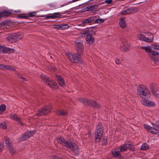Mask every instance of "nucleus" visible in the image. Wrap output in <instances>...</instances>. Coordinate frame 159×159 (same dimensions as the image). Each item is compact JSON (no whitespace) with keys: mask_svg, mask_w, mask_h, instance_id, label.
<instances>
[{"mask_svg":"<svg viewBox=\"0 0 159 159\" xmlns=\"http://www.w3.org/2000/svg\"><path fill=\"white\" fill-rule=\"evenodd\" d=\"M40 77L45 82H46V80H48L49 79L47 76L44 74L41 75Z\"/></svg>","mask_w":159,"mask_h":159,"instance_id":"72a5a7b5","label":"nucleus"},{"mask_svg":"<svg viewBox=\"0 0 159 159\" xmlns=\"http://www.w3.org/2000/svg\"><path fill=\"white\" fill-rule=\"evenodd\" d=\"M143 127L148 131L152 134L158 135H159V126L157 125L153 126L152 127L146 124L143 125Z\"/></svg>","mask_w":159,"mask_h":159,"instance_id":"20e7f679","label":"nucleus"},{"mask_svg":"<svg viewBox=\"0 0 159 159\" xmlns=\"http://www.w3.org/2000/svg\"><path fill=\"white\" fill-rule=\"evenodd\" d=\"M58 142L63 145L67 148H70L76 155L78 154L79 151L78 150V147L77 144L75 143H68L62 137L57 139Z\"/></svg>","mask_w":159,"mask_h":159,"instance_id":"f03ea898","label":"nucleus"},{"mask_svg":"<svg viewBox=\"0 0 159 159\" xmlns=\"http://www.w3.org/2000/svg\"><path fill=\"white\" fill-rule=\"evenodd\" d=\"M103 131L102 125L101 124H99L97 126L95 133V140L97 142H99L100 141Z\"/></svg>","mask_w":159,"mask_h":159,"instance_id":"39448f33","label":"nucleus"},{"mask_svg":"<svg viewBox=\"0 0 159 159\" xmlns=\"http://www.w3.org/2000/svg\"><path fill=\"white\" fill-rule=\"evenodd\" d=\"M56 78L58 80L59 84L60 86L63 87L65 85V82L62 78L59 75H56Z\"/></svg>","mask_w":159,"mask_h":159,"instance_id":"f3484780","label":"nucleus"},{"mask_svg":"<svg viewBox=\"0 0 159 159\" xmlns=\"http://www.w3.org/2000/svg\"><path fill=\"white\" fill-rule=\"evenodd\" d=\"M133 9L132 8H129L127 10H124L120 12L121 14L125 15L131 14L134 12Z\"/></svg>","mask_w":159,"mask_h":159,"instance_id":"412c9836","label":"nucleus"},{"mask_svg":"<svg viewBox=\"0 0 159 159\" xmlns=\"http://www.w3.org/2000/svg\"><path fill=\"white\" fill-rule=\"evenodd\" d=\"M107 143V138L106 137L103 138V141L102 143V145H105Z\"/></svg>","mask_w":159,"mask_h":159,"instance_id":"37998d69","label":"nucleus"},{"mask_svg":"<svg viewBox=\"0 0 159 159\" xmlns=\"http://www.w3.org/2000/svg\"><path fill=\"white\" fill-rule=\"evenodd\" d=\"M0 69L2 70H7L11 71H15V69L13 67L9 65H5L3 64H0Z\"/></svg>","mask_w":159,"mask_h":159,"instance_id":"dca6fc26","label":"nucleus"},{"mask_svg":"<svg viewBox=\"0 0 159 159\" xmlns=\"http://www.w3.org/2000/svg\"><path fill=\"white\" fill-rule=\"evenodd\" d=\"M51 107L46 106L43 108L41 110H39L38 111L37 115L40 116L47 114L51 111Z\"/></svg>","mask_w":159,"mask_h":159,"instance_id":"6e6552de","label":"nucleus"},{"mask_svg":"<svg viewBox=\"0 0 159 159\" xmlns=\"http://www.w3.org/2000/svg\"><path fill=\"white\" fill-rule=\"evenodd\" d=\"M36 13V12H32L31 13H30L29 14V15L30 16H34L35 15Z\"/></svg>","mask_w":159,"mask_h":159,"instance_id":"49530a36","label":"nucleus"},{"mask_svg":"<svg viewBox=\"0 0 159 159\" xmlns=\"http://www.w3.org/2000/svg\"><path fill=\"white\" fill-rule=\"evenodd\" d=\"M4 148V144L3 143H0V152Z\"/></svg>","mask_w":159,"mask_h":159,"instance_id":"79ce46f5","label":"nucleus"},{"mask_svg":"<svg viewBox=\"0 0 159 159\" xmlns=\"http://www.w3.org/2000/svg\"><path fill=\"white\" fill-rule=\"evenodd\" d=\"M57 113L58 115H61L64 116L66 115L67 114V113L61 110H58L57 111Z\"/></svg>","mask_w":159,"mask_h":159,"instance_id":"473e14b6","label":"nucleus"},{"mask_svg":"<svg viewBox=\"0 0 159 159\" xmlns=\"http://www.w3.org/2000/svg\"><path fill=\"white\" fill-rule=\"evenodd\" d=\"M121 152H124L128 149L127 144H125L120 147Z\"/></svg>","mask_w":159,"mask_h":159,"instance_id":"cd10ccee","label":"nucleus"},{"mask_svg":"<svg viewBox=\"0 0 159 159\" xmlns=\"http://www.w3.org/2000/svg\"><path fill=\"white\" fill-rule=\"evenodd\" d=\"M46 83L49 87L54 89H56L57 88V85L56 82L52 80L49 79L48 80H46Z\"/></svg>","mask_w":159,"mask_h":159,"instance_id":"ddd939ff","label":"nucleus"},{"mask_svg":"<svg viewBox=\"0 0 159 159\" xmlns=\"http://www.w3.org/2000/svg\"><path fill=\"white\" fill-rule=\"evenodd\" d=\"M150 88L152 93L156 97L159 98V94L157 93V85L155 84H151L150 85Z\"/></svg>","mask_w":159,"mask_h":159,"instance_id":"9b49d317","label":"nucleus"},{"mask_svg":"<svg viewBox=\"0 0 159 159\" xmlns=\"http://www.w3.org/2000/svg\"><path fill=\"white\" fill-rule=\"evenodd\" d=\"M10 117L12 119L14 120H16L17 122L19 123V124L22 125H23L24 124L21 121L20 119L15 114H12L10 115Z\"/></svg>","mask_w":159,"mask_h":159,"instance_id":"4468645a","label":"nucleus"},{"mask_svg":"<svg viewBox=\"0 0 159 159\" xmlns=\"http://www.w3.org/2000/svg\"><path fill=\"white\" fill-rule=\"evenodd\" d=\"M129 45L128 43H125L123 44V46L120 47V48L122 51L126 52L129 50Z\"/></svg>","mask_w":159,"mask_h":159,"instance_id":"6ab92c4d","label":"nucleus"},{"mask_svg":"<svg viewBox=\"0 0 159 159\" xmlns=\"http://www.w3.org/2000/svg\"><path fill=\"white\" fill-rule=\"evenodd\" d=\"M6 51L11 52H13V49L0 45V52Z\"/></svg>","mask_w":159,"mask_h":159,"instance_id":"aec40b11","label":"nucleus"},{"mask_svg":"<svg viewBox=\"0 0 159 159\" xmlns=\"http://www.w3.org/2000/svg\"><path fill=\"white\" fill-rule=\"evenodd\" d=\"M105 2L107 4H110L112 3V0H107L105 1Z\"/></svg>","mask_w":159,"mask_h":159,"instance_id":"c03bdc74","label":"nucleus"},{"mask_svg":"<svg viewBox=\"0 0 159 159\" xmlns=\"http://www.w3.org/2000/svg\"><path fill=\"white\" fill-rule=\"evenodd\" d=\"M11 13L12 12H11L4 11L0 13V16L1 17L3 16H7L10 15Z\"/></svg>","mask_w":159,"mask_h":159,"instance_id":"a878e982","label":"nucleus"},{"mask_svg":"<svg viewBox=\"0 0 159 159\" xmlns=\"http://www.w3.org/2000/svg\"><path fill=\"white\" fill-rule=\"evenodd\" d=\"M36 131H27L26 133L23 134L20 138L21 141L25 140L28 139L29 137H31L35 133Z\"/></svg>","mask_w":159,"mask_h":159,"instance_id":"1a4fd4ad","label":"nucleus"},{"mask_svg":"<svg viewBox=\"0 0 159 159\" xmlns=\"http://www.w3.org/2000/svg\"><path fill=\"white\" fill-rule=\"evenodd\" d=\"M60 14L59 12H55L52 14H50L48 16H47L46 18L47 19L54 18L60 17Z\"/></svg>","mask_w":159,"mask_h":159,"instance_id":"4be33fe9","label":"nucleus"},{"mask_svg":"<svg viewBox=\"0 0 159 159\" xmlns=\"http://www.w3.org/2000/svg\"><path fill=\"white\" fill-rule=\"evenodd\" d=\"M115 62L117 64H120L121 63V61L119 59H116Z\"/></svg>","mask_w":159,"mask_h":159,"instance_id":"a18cd8bd","label":"nucleus"},{"mask_svg":"<svg viewBox=\"0 0 159 159\" xmlns=\"http://www.w3.org/2000/svg\"><path fill=\"white\" fill-rule=\"evenodd\" d=\"M152 52L148 53V56L151 58H154V56L157 55L159 54V52L156 51L157 50H159V46L157 45L152 44L151 45Z\"/></svg>","mask_w":159,"mask_h":159,"instance_id":"0eeeda50","label":"nucleus"},{"mask_svg":"<svg viewBox=\"0 0 159 159\" xmlns=\"http://www.w3.org/2000/svg\"><path fill=\"white\" fill-rule=\"evenodd\" d=\"M148 149V146L146 143H143L141 147V149L143 150H145Z\"/></svg>","mask_w":159,"mask_h":159,"instance_id":"7c9ffc66","label":"nucleus"},{"mask_svg":"<svg viewBox=\"0 0 159 159\" xmlns=\"http://www.w3.org/2000/svg\"><path fill=\"white\" fill-rule=\"evenodd\" d=\"M79 99L81 102L84 103L86 105H89L94 107H98L99 106L98 104L93 100L82 98H79Z\"/></svg>","mask_w":159,"mask_h":159,"instance_id":"423d86ee","label":"nucleus"},{"mask_svg":"<svg viewBox=\"0 0 159 159\" xmlns=\"http://www.w3.org/2000/svg\"><path fill=\"white\" fill-rule=\"evenodd\" d=\"M0 128L5 129L7 128V125L5 123H0Z\"/></svg>","mask_w":159,"mask_h":159,"instance_id":"4c0bfd02","label":"nucleus"},{"mask_svg":"<svg viewBox=\"0 0 159 159\" xmlns=\"http://www.w3.org/2000/svg\"><path fill=\"white\" fill-rule=\"evenodd\" d=\"M22 38V35L20 34H14L11 35V38L15 40L16 41Z\"/></svg>","mask_w":159,"mask_h":159,"instance_id":"a211bd4d","label":"nucleus"},{"mask_svg":"<svg viewBox=\"0 0 159 159\" xmlns=\"http://www.w3.org/2000/svg\"><path fill=\"white\" fill-rule=\"evenodd\" d=\"M7 148L9 150V152L11 154H13L15 152L14 148L13 147L12 145H10Z\"/></svg>","mask_w":159,"mask_h":159,"instance_id":"c85d7f7f","label":"nucleus"},{"mask_svg":"<svg viewBox=\"0 0 159 159\" xmlns=\"http://www.w3.org/2000/svg\"><path fill=\"white\" fill-rule=\"evenodd\" d=\"M112 153L113 156L115 157H119L120 156V152L116 150L112 151Z\"/></svg>","mask_w":159,"mask_h":159,"instance_id":"bb28decb","label":"nucleus"},{"mask_svg":"<svg viewBox=\"0 0 159 159\" xmlns=\"http://www.w3.org/2000/svg\"><path fill=\"white\" fill-rule=\"evenodd\" d=\"M127 145H128V149H129L132 151L134 150V147L132 145L130 144H127Z\"/></svg>","mask_w":159,"mask_h":159,"instance_id":"a19ab883","label":"nucleus"},{"mask_svg":"<svg viewBox=\"0 0 159 159\" xmlns=\"http://www.w3.org/2000/svg\"><path fill=\"white\" fill-rule=\"evenodd\" d=\"M14 12H20V11H14Z\"/></svg>","mask_w":159,"mask_h":159,"instance_id":"3c124183","label":"nucleus"},{"mask_svg":"<svg viewBox=\"0 0 159 159\" xmlns=\"http://www.w3.org/2000/svg\"><path fill=\"white\" fill-rule=\"evenodd\" d=\"M6 109V106L5 105H2L0 106V111L2 112L4 111Z\"/></svg>","mask_w":159,"mask_h":159,"instance_id":"e433bc0d","label":"nucleus"},{"mask_svg":"<svg viewBox=\"0 0 159 159\" xmlns=\"http://www.w3.org/2000/svg\"><path fill=\"white\" fill-rule=\"evenodd\" d=\"M152 59V60L154 61L155 63L156 64L158 65L159 64V60L157 58L155 57V56H154V58Z\"/></svg>","mask_w":159,"mask_h":159,"instance_id":"58836bf2","label":"nucleus"},{"mask_svg":"<svg viewBox=\"0 0 159 159\" xmlns=\"http://www.w3.org/2000/svg\"><path fill=\"white\" fill-rule=\"evenodd\" d=\"M23 80L24 81H26V80L25 78H23Z\"/></svg>","mask_w":159,"mask_h":159,"instance_id":"8fccbe9b","label":"nucleus"},{"mask_svg":"<svg viewBox=\"0 0 159 159\" xmlns=\"http://www.w3.org/2000/svg\"><path fill=\"white\" fill-rule=\"evenodd\" d=\"M5 143L7 145V147L9 146L10 145H11V142L10 139L8 138H6L5 140Z\"/></svg>","mask_w":159,"mask_h":159,"instance_id":"2f4dec72","label":"nucleus"},{"mask_svg":"<svg viewBox=\"0 0 159 159\" xmlns=\"http://www.w3.org/2000/svg\"><path fill=\"white\" fill-rule=\"evenodd\" d=\"M104 20V19L99 18L96 20L94 22L95 23L99 24L103 22Z\"/></svg>","mask_w":159,"mask_h":159,"instance_id":"c9c22d12","label":"nucleus"},{"mask_svg":"<svg viewBox=\"0 0 159 159\" xmlns=\"http://www.w3.org/2000/svg\"><path fill=\"white\" fill-rule=\"evenodd\" d=\"M86 41L88 44H92L94 42V38L90 34H88L86 36Z\"/></svg>","mask_w":159,"mask_h":159,"instance_id":"2eb2a0df","label":"nucleus"},{"mask_svg":"<svg viewBox=\"0 0 159 159\" xmlns=\"http://www.w3.org/2000/svg\"><path fill=\"white\" fill-rule=\"evenodd\" d=\"M18 17L20 18H27V16H23V15H19L18 16Z\"/></svg>","mask_w":159,"mask_h":159,"instance_id":"de8ad7c7","label":"nucleus"},{"mask_svg":"<svg viewBox=\"0 0 159 159\" xmlns=\"http://www.w3.org/2000/svg\"><path fill=\"white\" fill-rule=\"evenodd\" d=\"M141 48L142 49L144 50L147 52H148L149 53L152 52L151 46H147V47L142 46L141 47Z\"/></svg>","mask_w":159,"mask_h":159,"instance_id":"393cba45","label":"nucleus"},{"mask_svg":"<svg viewBox=\"0 0 159 159\" xmlns=\"http://www.w3.org/2000/svg\"><path fill=\"white\" fill-rule=\"evenodd\" d=\"M69 26L66 24H61V30H64L67 29Z\"/></svg>","mask_w":159,"mask_h":159,"instance_id":"f704fd0d","label":"nucleus"},{"mask_svg":"<svg viewBox=\"0 0 159 159\" xmlns=\"http://www.w3.org/2000/svg\"><path fill=\"white\" fill-rule=\"evenodd\" d=\"M90 8L91 10H93V9H94V8L93 7H90Z\"/></svg>","mask_w":159,"mask_h":159,"instance_id":"09e8293b","label":"nucleus"},{"mask_svg":"<svg viewBox=\"0 0 159 159\" xmlns=\"http://www.w3.org/2000/svg\"><path fill=\"white\" fill-rule=\"evenodd\" d=\"M145 34H146L145 37H147V39H148H148H149L150 38H151V37H150V35H151L152 36V40L150 42H152L153 41V39H154L153 35V34H152L151 33H149V32H146Z\"/></svg>","mask_w":159,"mask_h":159,"instance_id":"c756f323","label":"nucleus"},{"mask_svg":"<svg viewBox=\"0 0 159 159\" xmlns=\"http://www.w3.org/2000/svg\"><path fill=\"white\" fill-rule=\"evenodd\" d=\"M125 19L124 18H122L119 20V25L121 27L123 28H125L126 26V23Z\"/></svg>","mask_w":159,"mask_h":159,"instance_id":"b1692460","label":"nucleus"},{"mask_svg":"<svg viewBox=\"0 0 159 159\" xmlns=\"http://www.w3.org/2000/svg\"><path fill=\"white\" fill-rule=\"evenodd\" d=\"M137 38L138 39L141 41H145L146 42H150L152 40V36L151 35H150V37L151 38L148 39H147V37H146L145 36L142 34H139L137 35Z\"/></svg>","mask_w":159,"mask_h":159,"instance_id":"f8f14e48","label":"nucleus"},{"mask_svg":"<svg viewBox=\"0 0 159 159\" xmlns=\"http://www.w3.org/2000/svg\"><path fill=\"white\" fill-rule=\"evenodd\" d=\"M75 46L77 49V54H72L68 52L66 54L70 61L72 63H81L82 60L80 55L83 50V43L81 42L77 41L75 42Z\"/></svg>","mask_w":159,"mask_h":159,"instance_id":"f257e3e1","label":"nucleus"},{"mask_svg":"<svg viewBox=\"0 0 159 159\" xmlns=\"http://www.w3.org/2000/svg\"><path fill=\"white\" fill-rule=\"evenodd\" d=\"M137 91L140 97L143 99H148L150 97V91L145 85L139 86L137 88Z\"/></svg>","mask_w":159,"mask_h":159,"instance_id":"7ed1b4c3","label":"nucleus"},{"mask_svg":"<svg viewBox=\"0 0 159 159\" xmlns=\"http://www.w3.org/2000/svg\"><path fill=\"white\" fill-rule=\"evenodd\" d=\"M94 19V17H90L87 19H85L82 22L81 24L89 23L90 24L93 22Z\"/></svg>","mask_w":159,"mask_h":159,"instance_id":"5701e85b","label":"nucleus"},{"mask_svg":"<svg viewBox=\"0 0 159 159\" xmlns=\"http://www.w3.org/2000/svg\"><path fill=\"white\" fill-rule=\"evenodd\" d=\"M53 27L55 29L61 30V24L54 25L53 26Z\"/></svg>","mask_w":159,"mask_h":159,"instance_id":"ea45409f","label":"nucleus"},{"mask_svg":"<svg viewBox=\"0 0 159 159\" xmlns=\"http://www.w3.org/2000/svg\"><path fill=\"white\" fill-rule=\"evenodd\" d=\"M141 102L143 105L147 107H153L156 106L155 102L150 100L143 99L141 100Z\"/></svg>","mask_w":159,"mask_h":159,"instance_id":"9d476101","label":"nucleus"}]
</instances>
